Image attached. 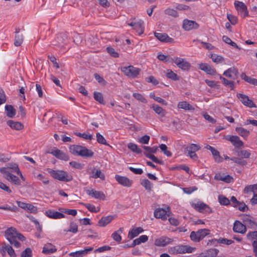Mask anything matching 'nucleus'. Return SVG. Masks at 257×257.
I'll return each mask as SVG.
<instances>
[{"label": "nucleus", "mask_w": 257, "mask_h": 257, "mask_svg": "<svg viewBox=\"0 0 257 257\" xmlns=\"http://www.w3.org/2000/svg\"><path fill=\"white\" fill-rule=\"evenodd\" d=\"M5 236L9 242L16 247H19L21 245L17 239L22 241L25 239V237L21 233H18L13 227L9 228L6 230Z\"/></svg>", "instance_id": "nucleus-1"}, {"label": "nucleus", "mask_w": 257, "mask_h": 257, "mask_svg": "<svg viewBox=\"0 0 257 257\" xmlns=\"http://www.w3.org/2000/svg\"><path fill=\"white\" fill-rule=\"evenodd\" d=\"M48 173L54 179L63 182H69L72 180V177L62 170H54L51 169H48Z\"/></svg>", "instance_id": "nucleus-2"}, {"label": "nucleus", "mask_w": 257, "mask_h": 257, "mask_svg": "<svg viewBox=\"0 0 257 257\" xmlns=\"http://www.w3.org/2000/svg\"><path fill=\"white\" fill-rule=\"evenodd\" d=\"M196 250L195 247H191L188 245H177L169 248V252L171 254H184L186 253H192Z\"/></svg>", "instance_id": "nucleus-3"}, {"label": "nucleus", "mask_w": 257, "mask_h": 257, "mask_svg": "<svg viewBox=\"0 0 257 257\" xmlns=\"http://www.w3.org/2000/svg\"><path fill=\"white\" fill-rule=\"evenodd\" d=\"M210 230L207 229H201L197 231H192L190 237L191 239L195 242H199L201 239L209 234Z\"/></svg>", "instance_id": "nucleus-4"}, {"label": "nucleus", "mask_w": 257, "mask_h": 257, "mask_svg": "<svg viewBox=\"0 0 257 257\" xmlns=\"http://www.w3.org/2000/svg\"><path fill=\"white\" fill-rule=\"evenodd\" d=\"M121 70L125 75L132 78L137 77L141 72L140 68L135 67L132 65L123 67L121 68Z\"/></svg>", "instance_id": "nucleus-5"}, {"label": "nucleus", "mask_w": 257, "mask_h": 257, "mask_svg": "<svg viewBox=\"0 0 257 257\" xmlns=\"http://www.w3.org/2000/svg\"><path fill=\"white\" fill-rule=\"evenodd\" d=\"M0 172L5 174V178L9 182L14 184L16 185H20L21 181L19 178L16 176L13 175L10 171H7V168H1Z\"/></svg>", "instance_id": "nucleus-6"}, {"label": "nucleus", "mask_w": 257, "mask_h": 257, "mask_svg": "<svg viewBox=\"0 0 257 257\" xmlns=\"http://www.w3.org/2000/svg\"><path fill=\"white\" fill-rule=\"evenodd\" d=\"M191 206L196 211L203 213H210L212 209L206 204L201 201H197L196 203H192Z\"/></svg>", "instance_id": "nucleus-7"}, {"label": "nucleus", "mask_w": 257, "mask_h": 257, "mask_svg": "<svg viewBox=\"0 0 257 257\" xmlns=\"http://www.w3.org/2000/svg\"><path fill=\"white\" fill-rule=\"evenodd\" d=\"M127 24L132 27L139 35H142L144 32V22L142 20L132 21L130 22H127Z\"/></svg>", "instance_id": "nucleus-8"}, {"label": "nucleus", "mask_w": 257, "mask_h": 257, "mask_svg": "<svg viewBox=\"0 0 257 257\" xmlns=\"http://www.w3.org/2000/svg\"><path fill=\"white\" fill-rule=\"evenodd\" d=\"M173 63H174L178 67L184 71H188L191 68L190 63L185 59L180 57H173Z\"/></svg>", "instance_id": "nucleus-9"}, {"label": "nucleus", "mask_w": 257, "mask_h": 257, "mask_svg": "<svg viewBox=\"0 0 257 257\" xmlns=\"http://www.w3.org/2000/svg\"><path fill=\"white\" fill-rule=\"evenodd\" d=\"M235 9L242 18L248 16V12L246 5L242 2L235 1L234 3Z\"/></svg>", "instance_id": "nucleus-10"}, {"label": "nucleus", "mask_w": 257, "mask_h": 257, "mask_svg": "<svg viewBox=\"0 0 257 257\" xmlns=\"http://www.w3.org/2000/svg\"><path fill=\"white\" fill-rule=\"evenodd\" d=\"M237 97L240 100L242 103L249 108H256V105L252 100L250 99L248 96L242 93H237Z\"/></svg>", "instance_id": "nucleus-11"}, {"label": "nucleus", "mask_w": 257, "mask_h": 257, "mask_svg": "<svg viewBox=\"0 0 257 257\" xmlns=\"http://www.w3.org/2000/svg\"><path fill=\"white\" fill-rule=\"evenodd\" d=\"M47 153L51 154L56 158L61 160L67 161L69 160V156L66 153L56 148H54L51 150L48 151Z\"/></svg>", "instance_id": "nucleus-12"}, {"label": "nucleus", "mask_w": 257, "mask_h": 257, "mask_svg": "<svg viewBox=\"0 0 257 257\" xmlns=\"http://www.w3.org/2000/svg\"><path fill=\"white\" fill-rule=\"evenodd\" d=\"M225 139L230 142L235 148H240L243 146V142L237 136L227 135L225 137Z\"/></svg>", "instance_id": "nucleus-13"}, {"label": "nucleus", "mask_w": 257, "mask_h": 257, "mask_svg": "<svg viewBox=\"0 0 257 257\" xmlns=\"http://www.w3.org/2000/svg\"><path fill=\"white\" fill-rule=\"evenodd\" d=\"M114 178L116 181L123 186L130 187L132 185L133 181L125 176L115 175Z\"/></svg>", "instance_id": "nucleus-14"}, {"label": "nucleus", "mask_w": 257, "mask_h": 257, "mask_svg": "<svg viewBox=\"0 0 257 257\" xmlns=\"http://www.w3.org/2000/svg\"><path fill=\"white\" fill-rule=\"evenodd\" d=\"M199 25L194 21L185 19L183 22V28L185 31H190L193 29H197L199 28Z\"/></svg>", "instance_id": "nucleus-15"}, {"label": "nucleus", "mask_w": 257, "mask_h": 257, "mask_svg": "<svg viewBox=\"0 0 257 257\" xmlns=\"http://www.w3.org/2000/svg\"><path fill=\"white\" fill-rule=\"evenodd\" d=\"M18 206L25 210L29 211L31 213H36L37 208L31 204L26 203L23 202L17 201Z\"/></svg>", "instance_id": "nucleus-16"}, {"label": "nucleus", "mask_w": 257, "mask_h": 257, "mask_svg": "<svg viewBox=\"0 0 257 257\" xmlns=\"http://www.w3.org/2000/svg\"><path fill=\"white\" fill-rule=\"evenodd\" d=\"M234 242V241L231 239H228L225 238H220L219 239H212L209 240L208 244L211 245L217 246L218 243L225 244L226 245H230Z\"/></svg>", "instance_id": "nucleus-17"}, {"label": "nucleus", "mask_w": 257, "mask_h": 257, "mask_svg": "<svg viewBox=\"0 0 257 257\" xmlns=\"http://www.w3.org/2000/svg\"><path fill=\"white\" fill-rule=\"evenodd\" d=\"M233 230L235 232L244 234L246 231L245 224L242 223L238 220H235L233 223Z\"/></svg>", "instance_id": "nucleus-18"}, {"label": "nucleus", "mask_w": 257, "mask_h": 257, "mask_svg": "<svg viewBox=\"0 0 257 257\" xmlns=\"http://www.w3.org/2000/svg\"><path fill=\"white\" fill-rule=\"evenodd\" d=\"M173 241V239L167 236H163L155 240V244L157 246H165Z\"/></svg>", "instance_id": "nucleus-19"}, {"label": "nucleus", "mask_w": 257, "mask_h": 257, "mask_svg": "<svg viewBox=\"0 0 257 257\" xmlns=\"http://www.w3.org/2000/svg\"><path fill=\"white\" fill-rule=\"evenodd\" d=\"M86 192L87 194L92 196L95 199L104 200L105 198V195L102 191H96L95 190L92 189L91 190H87Z\"/></svg>", "instance_id": "nucleus-20"}, {"label": "nucleus", "mask_w": 257, "mask_h": 257, "mask_svg": "<svg viewBox=\"0 0 257 257\" xmlns=\"http://www.w3.org/2000/svg\"><path fill=\"white\" fill-rule=\"evenodd\" d=\"M45 215L50 218L55 219H61L65 217L64 214L51 209L46 211Z\"/></svg>", "instance_id": "nucleus-21"}, {"label": "nucleus", "mask_w": 257, "mask_h": 257, "mask_svg": "<svg viewBox=\"0 0 257 257\" xmlns=\"http://www.w3.org/2000/svg\"><path fill=\"white\" fill-rule=\"evenodd\" d=\"M238 74V72L237 69L234 67L228 68L223 73V75L226 77L233 80L237 78Z\"/></svg>", "instance_id": "nucleus-22"}, {"label": "nucleus", "mask_w": 257, "mask_h": 257, "mask_svg": "<svg viewBox=\"0 0 257 257\" xmlns=\"http://www.w3.org/2000/svg\"><path fill=\"white\" fill-rule=\"evenodd\" d=\"M199 68L206 72L207 74L214 75L216 74V71L215 69L211 68V67L205 63H201L199 64Z\"/></svg>", "instance_id": "nucleus-23"}, {"label": "nucleus", "mask_w": 257, "mask_h": 257, "mask_svg": "<svg viewBox=\"0 0 257 257\" xmlns=\"http://www.w3.org/2000/svg\"><path fill=\"white\" fill-rule=\"evenodd\" d=\"M169 214L167 211L162 208H157L154 211V216L157 218H161L163 220L167 219Z\"/></svg>", "instance_id": "nucleus-24"}, {"label": "nucleus", "mask_w": 257, "mask_h": 257, "mask_svg": "<svg viewBox=\"0 0 257 257\" xmlns=\"http://www.w3.org/2000/svg\"><path fill=\"white\" fill-rule=\"evenodd\" d=\"M93 248L92 247H89L86 248L83 250L70 252L69 255L71 257H82L89 253L93 250Z\"/></svg>", "instance_id": "nucleus-25"}, {"label": "nucleus", "mask_w": 257, "mask_h": 257, "mask_svg": "<svg viewBox=\"0 0 257 257\" xmlns=\"http://www.w3.org/2000/svg\"><path fill=\"white\" fill-rule=\"evenodd\" d=\"M155 36L163 42L172 43L174 41L173 39L169 37L166 33H155Z\"/></svg>", "instance_id": "nucleus-26"}, {"label": "nucleus", "mask_w": 257, "mask_h": 257, "mask_svg": "<svg viewBox=\"0 0 257 257\" xmlns=\"http://www.w3.org/2000/svg\"><path fill=\"white\" fill-rule=\"evenodd\" d=\"M218 251L216 248H211L199 254L197 257H215L217 255Z\"/></svg>", "instance_id": "nucleus-27"}, {"label": "nucleus", "mask_w": 257, "mask_h": 257, "mask_svg": "<svg viewBox=\"0 0 257 257\" xmlns=\"http://www.w3.org/2000/svg\"><path fill=\"white\" fill-rule=\"evenodd\" d=\"M214 179L216 180L222 181L225 183H230L233 180L232 177L229 175H224V174H221L220 173L216 174L214 176Z\"/></svg>", "instance_id": "nucleus-28"}, {"label": "nucleus", "mask_w": 257, "mask_h": 257, "mask_svg": "<svg viewBox=\"0 0 257 257\" xmlns=\"http://www.w3.org/2000/svg\"><path fill=\"white\" fill-rule=\"evenodd\" d=\"M114 218V216L108 215L105 217H102L98 221V225L101 227H104L110 222H111Z\"/></svg>", "instance_id": "nucleus-29"}, {"label": "nucleus", "mask_w": 257, "mask_h": 257, "mask_svg": "<svg viewBox=\"0 0 257 257\" xmlns=\"http://www.w3.org/2000/svg\"><path fill=\"white\" fill-rule=\"evenodd\" d=\"M243 223L245 226L252 229H257V223L253 220L251 219V217L249 216L245 217L243 219Z\"/></svg>", "instance_id": "nucleus-30"}, {"label": "nucleus", "mask_w": 257, "mask_h": 257, "mask_svg": "<svg viewBox=\"0 0 257 257\" xmlns=\"http://www.w3.org/2000/svg\"><path fill=\"white\" fill-rule=\"evenodd\" d=\"M57 249L55 246L51 243L46 244L43 248L42 252L45 254H51L56 251Z\"/></svg>", "instance_id": "nucleus-31"}, {"label": "nucleus", "mask_w": 257, "mask_h": 257, "mask_svg": "<svg viewBox=\"0 0 257 257\" xmlns=\"http://www.w3.org/2000/svg\"><path fill=\"white\" fill-rule=\"evenodd\" d=\"M144 230L142 227H136L135 228H133L131 230H130L128 237L130 239H133L138 236L140 233L143 232Z\"/></svg>", "instance_id": "nucleus-32"}, {"label": "nucleus", "mask_w": 257, "mask_h": 257, "mask_svg": "<svg viewBox=\"0 0 257 257\" xmlns=\"http://www.w3.org/2000/svg\"><path fill=\"white\" fill-rule=\"evenodd\" d=\"M94 155V153L89 149H88L85 147H82L79 156L84 158L92 157Z\"/></svg>", "instance_id": "nucleus-33"}, {"label": "nucleus", "mask_w": 257, "mask_h": 257, "mask_svg": "<svg viewBox=\"0 0 257 257\" xmlns=\"http://www.w3.org/2000/svg\"><path fill=\"white\" fill-rule=\"evenodd\" d=\"M7 116L10 118H13L16 114V110L11 105H6L5 106Z\"/></svg>", "instance_id": "nucleus-34"}, {"label": "nucleus", "mask_w": 257, "mask_h": 257, "mask_svg": "<svg viewBox=\"0 0 257 257\" xmlns=\"http://www.w3.org/2000/svg\"><path fill=\"white\" fill-rule=\"evenodd\" d=\"M7 124L12 128L16 130H20L23 127V125L18 121H14L13 120H9L7 121Z\"/></svg>", "instance_id": "nucleus-35"}, {"label": "nucleus", "mask_w": 257, "mask_h": 257, "mask_svg": "<svg viewBox=\"0 0 257 257\" xmlns=\"http://www.w3.org/2000/svg\"><path fill=\"white\" fill-rule=\"evenodd\" d=\"M178 107L179 108L183 109L185 110H193L194 107L188 103L187 101H181L178 104Z\"/></svg>", "instance_id": "nucleus-36"}, {"label": "nucleus", "mask_w": 257, "mask_h": 257, "mask_svg": "<svg viewBox=\"0 0 257 257\" xmlns=\"http://www.w3.org/2000/svg\"><path fill=\"white\" fill-rule=\"evenodd\" d=\"M235 131L239 135L243 137L244 139L247 138L250 134V132L248 130L241 127H236L235 128Z\"/></svg>", "instance_id": "nucleus-37"}, {"label": "nucleus", "mask_w": 257, "mask_h": 257, "mask_svg": "<svg viewBox=\"0 0 257 257\" xmlns=\"http://www.w3.org/2000/svg\"><path fill=\"white\" fill-rule=\"evenodd\" d=\"M206 148L211 151L212 154L213 155V156L214 157L215 161L216 162H219L220 161L221 157L219 155V152L217 150H216L214 148H213L210 146H209V145H208L206 147Z\"/></svg>", "instance_id": "nucleus-38"}, {"label": "nucleus", "mask_w": 257, "mask_h": 257, "mask_svg": "<svg viewBox=\"0 0 257 257\" xmlns=\"http://www.w3.org/2000/svg\"><path fill=\"white\" fill-rule=\"evenodd\" d=\"M220 80H221L222 83L225 86L229 87L231 90H233L234 88V82L233 81L228 80L224 77L220 75Z\"/></svg>", "instance_id": "nucleus-39"}, {"label": "nucleus", "mask_w": 257, "mask_h": 257, "mask_svg": "<svg viewBox=\"0 0 257 257\" xmlns=\"http://www.w3.org/2000/svg\"><path fill=\"white\" fill-rule=\"evenodd\" d=\"M82 147L83 146L79 145L71 146L69 148L70 151L74 155L79 156L81 149H82Z\"/></svg>", "instance_id": "nucleus-40"}, {"label": "nucleus", "mask_w": 257, "mask_h": 257, "mask_svg": "<svg viewBox=\"0 0 257 257\" xmlns=\"http://www.w3.org/2000/svg\"><path fill=\"white\" fill-rule=\"evenodd\" d=\"M241 78L243 79L246 82L249 83V84H252L255 86H257V79L255 78H251L249 76H248L245 75L244 73H242L241 75Z\"/></svg>", "instance_id": "nucleus-41"}, {"label": "nucleus", "mask_w": 257, "mask_h": 257, "mask_svg": "<svg viewBox=\"0 0 257 257\" xmlns=\"http://www.w3.org/2000/svg\"><path fill=\"white\" fill-rule=\"evenodd\" d=\"M200 149L199 145L195 144H191L185 148V152H196Z\"/></svg>", "instance_id": "nucleus-42"}, {"label": "nucleus", "mask_w": 257, "mask_h": 257, "mask_svg": "<svg viewBox=\"0 0 257 257\" xmlns=\"http://www.w3.org/2000/svg\"><path fill=\"white\" fill-rule=\"evenodd\" d=\"M151 108L154 110V111L156 113L160 115L161 116H165V110L161 106H159L158 105L155 104L152 105Z\"/></svg>", "instance_id": "nucleus-43"}, {"label": "nucleus", "mask_w": 257, "mask_h": 257, "mask_svg": "<svg viewBox=\"0 0 257 257\" xmlns=\"http://www.w3.org/2000/svg\"><path fill=\"white\" fill-rule=\"evenodd\" d=\"M157 58L162 61L168 63H173V57H171L169 55H165L163 54H159L157 56Z\"/></svg>", "instance_id": "nucleus-44"}, {"label": "nucleus", "mask_w": 257, "mask_h": 257, "mask_svg": "<svg viewBox=\"0 0 257 257\" xmlns=\"http://www.w3.org/2000/svg\"><path fill=\"white\" fill-rule=\"evenodd\" d=\"M95 169L92 171V175L91 176L92 178L94 179L100 178L101 180H105V175L104 174L101 172L100 170H96L95 172H94Z\"/></svg>", "instance_id": "nucleus-45"}, {"label": "nucleus", "mask_w": 257, "mask_h": 257, "mask_svg": "<svg viewBox=\"0 0 257 257\" xmlns=\"http://www.w3.org/2000/svg\"><path fill=\"white\" fill-rule=\"evenodd\" d=\"M94 99L99 103L104 104L105 102L103 99V95L101 93L95 91L93 93Z\"/></svg>", "instance_id": "nucleus-46"}, {"label": "nucleus", "mask_w": 257, "mask_h": 257, "mask_svg": "<svg viewBox=\"0 0 257 257\" xmlns=\"http://www.w3.org/2000/svg\"><path fill=\"white\" fill-rule=\"evenodd\" d=\"M127 147L132 152H135L138 154H140L142 152L141 149L138 147V146L134 143H130L127 144Z\"/></svg>", "instance_id": "nucleus-47"}, {"label": "nucleus", "mask_w": 257, "mask_h": 257, "mask_svg": "<svg viewBox=\"0 0 257 257\" xmlns=\"http://www.w3.org/2000/svg\"><path fill=\"white\" fill-rule=\"evenodd\" d=\"M166 76L167 78L174 81L179 80V77L177 75V74L169 69L167 70Z\"/></svg>", "instance_id": "nucleus-48"}, {"label": "nucleus", "mask_w": 257, "mask_h": 257, "mask_svg": "<svg viewBox=\"0 0 257 257\" xmlns=\"http://www.w3.org/2000/svg\"><path fill=\"white\" fill-rule=\"evenodd\" d=\"M144 154L148 158L150 159L154 162L159 164H163V162L162 160H159L153 154H150L148 152H144Z\"/></svg>", "instance_id": "nucleus-49"}, {"label": "nucleus", "mask_w": 257, "mask_h": 257, "mask_svg": "<svg viewBox=\"0 0 257 257\" xmlns=\"http://www.w3.org/2000/svg\"><path fill=\"white\" fill-rule=\"evenodd\" d=\"M24 40L22 34H17L15 35L14 45L18 47L21 45Z\"/></svg>", "instance_id": "nucleus-50"}, {"label": "nucleus", "mask_w": 257, "mask_h": 257, "mask_svg": "<svg viewBox=\"0 0 257 257\" xmlns=\"http://www.w3.org/2000/svg\"><path fill=\"white\" fill-rule=\"evenodd\" d=\"M246 238L252 242L257 241V231L248 232L246 234Z\"/></svg>", "instance_id": "nucleus-51"}, {"label": "nucleus", "mask_w": 257, "mask_h": 257, "mask_svg": "<svg viewBox=\"0 0 257 257\" xmlns=\"http://www.w3.org/2000/svg\"><path fill=\"white\" fill-rule=\"evenodd\" d=\"M84 206L90 212L97 213L100 211L99 207H96L94 205L89 203L83 204Z\"/></svg>", "instance_id": "nucleus-52"}, {"label": "nucleus", "mask_w": 257, "mask_h": 257, "mask_svg": "<svg viewBox=\"0 0 257 257\" xmlns=\"http://www.w3.org/2000/svg\"><path fill=\"white\" fill-rule=\"evenodd\" d=\"M141 184L147 190H151L152 188V184L148 179H143L141 181Z\"/></svg>", "instance_id": "nucleus-53"}, {"label": "nucleus", "mask_w": 257, "mask_h": 257, "mask_svg": "<svg viewBox=\"0 0 257 257\" xmlns=\"http://www.w3.org/2000/svg\"><path fill=\"white\" fill-rule=\"evenodd\" d=\"M0 209L10 211L14 212H17L19 211L18 208L15 205H13L12 206H10L8 205L6 206H1Z\"/></svg>", "instance_id": "nucleus-54"}, {"label": "nucleus", "mask_w": 257, "mask_h": 257, "mask_svg": "<svg viewBox=\"0 0 257 257\" xmlns=\"http://www.w3.org/2000/svg\"><path fill=\"white\" fill-rule=\"evenodd\" d=\"M165 14L172 16L174 18H176L178 16V14L176 10L169 8L165 10Z\"/></svg>", "instance_id": "nucleus-55"}, {"label": "nucleus", "mask_w": 257, "mask_h": 257, "mask_svg": "<svg viewBox=\"0 0 257 257\" xmlns=\"http://www.w3.org/2000/svg\"><path fill=\"white\" fill-rule=\"evenodd\" d=\"M6 168L7 171L12 170V171H10L11 173L14 172L17 173L19 171H20L18 165L17 164H9Z\"/></svg>", "instance_id": "nucleus-56"}, {"label": "nucleus", "mask_w": 257, "mask_h": 257, "mask_svg": "<svg viewBox=\"0 0 257 257\" xmlns=\"http://www.w3.org/2000/svg\"><path fill=\"white\" fill-rule=\"evenodd\" d=\"M218 201L221 205H227L230 204V200L223 195L218 196Z\"/></svg>", "instance_id": "nucleus-57"}, {"label": "nucleus", "mask_w": 257, "mask_h": 257, "mask_svg": "<svg viewBox=\"0 0 257 257\" xmlns=\"http://www.w3.org/2000/svg\"><path fill=\"white\" fill-rule=\"evenodd\" d=\"M133 96L138 100L141 102L146 103H147V100L146 98L141 94L138 93H134Z\"/></svg>", "instance_id": "nucleus-58"}, {"label": "nucleus", "mask_w": 257, "mask_h": 257, "mask_svg": "<svg viewBox=\"0 0 257 257\" xmlns=\"http://www.w3.org/2000/svg\"><path fill=\"white\" fill-rule=\"evenodd\" d=\"M59 210H60L62 212H63L68 215H71L73 216H76L77 213V210L76 209L60 208L59 209Z\"/></svg>", "instance_id": "nucleus-59"}, {"label": "nucleus", "mask_w": 257, "mask_h": 257, "mask_svg": "<svg viewBox=\"0 0 257 257\" xmlns=\"http://www.w3.org/2000/svg\"><path fill=\"white\" fill-rule=\"evenodd\" d=\"M97 141L98 143L108 146L109 145L107 143V142L105 138L99 133H97L96 135Z\"/></svg>", "instance_id": "nucleus-60"}, {"label": "nucleus", "mask_w": 257, "mask_h": 257, "mask_svg": "<svg viewBox=\"0 0 257 257\" xmlns=\"http://www.w3.org/2000/svg\"><path fill=\"white\" fill-rule=\"evenodd\" d=\"M143 148L146 151L145 152H148L150 154H155L158 150L157 147H150L148 146H143Z\"/></svg>", "instance_id": "nucleus-61"}, {"label": "nucleus", "mask_w": 257, "mask_h": 257, "mask_svg": "<svg viewBox=\"0 0 257 257\" xmlns=\"http://www.w3.org/2000/svg\"><path fill=\"white\" fill-rule=\"evenodd\" d=\"M159 148L161 150V151L164 153V154L166 155L167 157H171L172 155V153L170 151L167 150V147L165 144H161L160 145Z\"/></svg>", "instance_id": "nucleus-62"}, {"label": "nucleus", "mask_w": 257, "mask_h": 257, "mask_svg": "<svg viewBox=\"0 0 257 257\" xmlns=\"http://www.w3.org/2000/svg\"><path fill=\"white\" fill-rule=\"evenodd\" d=\"M211 58L212 60L216 63H221L223 61V58L219 55H217L216 54L212 55L211 56Z\"/></svg>", "instance_id": "nucleus-63"}, {"label": "nucleus", "mask_w": 257, "mask_h": 257, "mask_svg": "<svg viewBox=\"0 0 257 257\" xmlns=\"http://www.w3.org/2000/svg\"><path fill=\"white\" fill-rule=\"evenodd\" d=\"M21 257H32V251L30 248L27 247L21 253Z\"/></svg>", "instance_id": "nucleus-64"}]
</instances>
